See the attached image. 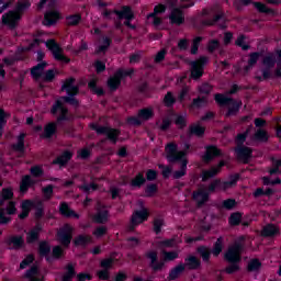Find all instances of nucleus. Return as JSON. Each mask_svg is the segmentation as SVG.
<instances>
[{"label":"nucleus","mask_w":281,"mask_h":281,"mask_svg":"<svg viewBox=\"0 0 281 281\" xmlns=\"http://www.w3.org/2000/svg\"><path fill=\"white\" fill-rule=\"evenodd\" d=\"M161 227H164V220L158 217L154 221V232L159 234V232H161Z\"/></svg>","instance_id":"nucleus-58"},{"label":"nucleus","mask_w":281,"mask_h":281,"mask_svg":"<svg viewBox=\"0 0 281 281\" xmlns=\"http://www.w3.org/2000/svg\"><path fill=\"white\" fill-rule=\"evenodd\" d=\"M131 74H133V69H127V70L120 69V70H117L115 72V75L113 77H110V79L108 80V87L112 91H115V89H117L120 87V82H122V78H124L126 76H131Z\"/></svg>","instance_id":"nucleus-15"},{"label":"nucleus","mask_w":281,"mask_h":281,"mask_svg":"<svg viewBox=\"0 0 281 281\" xmlns=\"http://www.w3.org/2000/svg\"><path fill=\"white\" fill-rule=\"evenodd\" d=\"M46 47L52 52L55 60H59L60 63H69V59L65 57V54L63 53V48L56 41L54 40H48L45 42Z\"/></svg>","instance_id":"nucleus-12"},{"label":"nucleus","mask_w":281,"mask_h":281,"mask_svg":"<svg viewBox=\"0 0 281 281\" xmlns=\"http://www.w3.org/2000/svg\"><path fill=\"white\" fill-rule=\"evenodd\" d=\"M235 153L238 161H241V164H249L251 160V148L247 146L238 145Z\"/></svg>","instance_id":"nucleus-18"},{"label":"nucleus","mask_w":281,"mask_h":281,"mask_svg":"<svg viewBox=\"0 0 281 281\" xmlns=\"http://www.w3.org/2000/svg\"><path fill=\"white\" fill-rule=\"evenodd\" d=\"M56 123H48L44 126L43 132L41 133L42 139H49L53 135H56Z\"/></svg>","instance_id":"nucleus-25"},{"label":"nucleus","mask_w":281,"mask_h":281,"mask_svg":"<svg viewBox=\"0 0 281 281\" xmlns=\"http://www.w3.org/2000/svg\"><path fill=\"white\" fill-rule=\"evenodd\" d=\"M74 276H76V271L74 270V265L68 263L66 267V272L63 277V281H71Z\"/></svg>","instance_id":"nucleus-39"},{"label":"nucleus","mask_w":281,"mask_h":281,"mask_svg":"<svg viewBox=\"0 0 281 281\" xmlns=\"http://www.w3.org/2000/svg\"><path fill=\"white\" fill-rule=\"evenodd\" d=\"M222 155L223 154L221 153V149H217L216 146H207L205 147L203 161H205V164H210V161L213 160L214 157H221Z\"/></svg>","instance_id":"nucleus-21"},{"label":"nucleus","mask_w":281,"mask_h":281,"mask_svg":"<svg viewBox=\"0 0 281 281\" xmlns=\"http://www.w3.org/2000/svg\"><path fill=\"white\" fill-rule=\"evenodd\" d=\"M90 128H92V131H95L98 133V135H105V137H108V139H112L113 142H115V139H117V137H120V131L113 130L111 127H104V126H100L95 123H92L90 125Z\"/></svg>","instance_id":"nucleus-14"},{"label":"nucleus","mask_w":281,"mask_h":281,"mask_svg":"<svg viewBox=\"0 0 281 281\" xmlns=\"http://www.w3.org/2000/svg\"><path fill=\"white\" fill-rule=\"evenodd\" d=\"M175 122L179 128H183L186 126V114L177 115Z\"/></svg>","instance_id":"nucleus-57"},{"label":"nucleus","mask_w":281,"mask_h":281,"mask_svg":"<svg viewBox=\"0 0 281 281\" xmlns=\"http://www.w3.org/2000/svg\"><path fill=\"white\" fill-rule=\"evenodd\" d=\"M260 58V53H252L250 54L249 56V59H248V65L245 67V71H249L251 69V67H254V65H256V63H258Z\"/></svg>","instance_id":"nucleus-37"},{"label":"nucleus","mask_w":281,"mask_h":281,"mask_svg":"<svg viewBox=\"0 0 281 281\" xmlns=\"http://www.w3.org/2000/svg\"><path fill=\"white\" fill-rule=\"evenodd\" d=\"M89 243H91V237L85 235H79L75 239V245H89Z\"/></svg>","instance_id":"nucleus-50"},{"label":"nucleus","mask_w":281,"mask_h":281,"mask_svg":"<svg viewBox=\"0 0 281 281\" xmlns=\"http://www.w3.org/2000/svg\"><path fill=\"white\" fill-rule=\"evenodd\" d=\"M94 223H106L109 221V211L106 207L98 204L97 213L93 215Z\"/></svg>","instance_id":"nucleus-20"},{"label":"nucleus","mask_w":281,"mask_h":281,"mask_svg":"<svg viewBox=\"0 0 281 281\" xmlns=\"http://www.w3.org/2000/svg\"><path fill=\"white\" fill-rule=\"evenodd\" d=\"M201 261L194 256H190L184 260V267H188L189 269H199Z\"/></svg>","instance_id":"nucleus-34"},{"label":"nucleus","mask_w":281,"mask_h":281,"mask_svg":"<svg viewBox=\"0 0 281 281\" xmlns=\"http://www.w3.org/2000/svg\"><path fill=\"white\" fill-rule=\"evenodd\" d=\"M236 206V200L227 199L222 202V207L224 210H233Z\"/></svg>","instance_id":"nucleus-52"},{"label":"nucleus","mask_w":281,"mask_h":281,"mask_svg":"<svg viewBox=\"0 0 281 281\" xmlns=\"http://www.w3.org/2000/svg\"><path fill=\"white\" fill-rule=\"evenodd\" d=\"M198 251L200 254V256H202V259L204 260V262H207V260H210V249L205 246H201L198 248Z\"/></svg>","instance_id":"nucleus-47"},{"label":"nucleus","mask_w":281,"mask_h":281,"mask_svg":"<svg viewBox=\"0 0 281 281\" xmlns=\"http://www.w3.org/2000/svg\"><path fill=\"white\" fill-rule=\"evenodd\" d=\"M109 45H111V40H109V37H103L102 44L97 48V54L106 52V49H109Z\"/></svg>","instance_id":"nucleus-49"},{"label":"nucleus","mask_w":281,"mask_h":281,"mask_svg":"<svg viewBox=\"0 0 281 281\" xmlns=\"http://www.w3.org/2000/svg\"><path fill=\"white\" fill-rule=\"evenodd\" d=\"M186 271V265L180 263L178 266H176L169 273V280H177V278H179V276Z\"/></svg>","instance_id":"nucleus-32"},{"label":"nucleus","mask_w":281,"mask_h":281,"mask_svg":"<svg viewBox=\"0 0 281 281\" xmlns=\"http://www.w3.org/2000/svg\"><path fill=\"white\" fill-rule=\"evenodd\" d=\"M262 267V263H260V260L252 259L248 263V271H258Z\"/></svg>","instance_id":"nucleus-48"},{"label":"nucleus","mask_w":281,"mask_h":281,"mask_svg":"<svg viewBox=\"0 0 281 281\" xmlns=\"http://www.w3.org/2000/svg\"><path fill=\"white\" fill-rule=\"evenodd\" d=\"M24 278L27 281H44V276L41 270H38V267L33 266L31 269H29L24 276Z\"/></svg>","instance_id":"nucleus-19"},{"label":"nucleus","mask_w":281,"mask_h":281,"mask_svg":"<svg viewBox=\"0 0 281 281\" xmlns=\"http://www.w3.org/2000/svg\"><path fill=\"white\" fill-rule=\"evenodd\" d=\"M164 102L166 106H172L175 104V97L172 95V92H168L165 95Z\"/></svg>","instance_id":"nucleus-59"},{"label":"nucleus","mask_w":281,"mask_h":281,"mask_svg":"<svg viewBox=\"0 0 281 281\" xmlns=\"http://www.w3.org/2000/svg\"><path fill=\"white\" fill-rule=\"evenodd\" d=\"M80 21H82V16H80V14H72L66 18V23L68 25H78Z\"/></svg>","instance_id":"nucleus-40"},{"label":"nucleus","mask_w":281,"mask_h":281,"mask_svg":"<svg viewBox=\"0 0 281 281\" xmlns=\"http://www.w3.org/2000/svg\"><path fill=\"white\" fill-rule=\"evenodd\" d=\"M38 234H41V225H36L26 234V241L36 243V240H38Z\"/></svg>","instance_id":"nucleus-30"},{"label":"nucleus","mask_w":281,"mask_h":281,"mask_svg":"<svg viewBox=\"0 0 281 281\" xmlns=\"http://www.w3.org/2000/svg\"><path fill=\"white\" fill-rule=\"evenodd\" d=\"M148 218V209H142L140 211L134 212L132 215V221L128 226L130 232H133L137 225H140V223H144Z\"/></svg>","instance_id":"nucleus-17"},{"label":"nucleus","mask_w":281,"mask_h":281,"mask_svg":"<svg viewBox=\"0 0 281 281\" xmlns=\"http://www.w3.org/2000/svg\"><path fill=\"white\" fill-rule=\"evenodd\" d=\"M164 12H166V7L160 4L155 7L154 12L150 13L147 19L150 21H153L155 27H159V25H161V19L157 18V14H164Z\"/></svg>","instance_id":"nucleus-23"},{"label":"nucleus","mask_w":281,"mask_h":281,"mask_svg":"<svg viewBox=\"0 0 281 281\" xmlns=\"http://www.w3.org/2000/svg\"><path fill=\"white\" fill-rule=\"evenodd\" d=\"M146 183V178H144L143 173H138L134 179L131 181L132 188H142Z\"/></svg>","instance_id":"nucleus-36"},{"label":"nucleus","mask_w":281,"mask_h":281,"mask_svg":"<svg viewBox=\"0 0 281 281\" xmlns=\"http://www.w3.org/2000/svg\"><path fill=\"white\" fill-rule=\"evenodd\" d=\"M14 196L12 189H3L2 196L0 198V207L2 205H7L5 209H0V224L5 225L10 223V216L16 213V203L14 201H10Z\"/></svg>","instance_id":"nucleus-4"},{"label":"nucleus","mask_w":281,"mask_h":281,"mask_svg":"<svg viewBox=\"0 0 281 281\" xmlns=\"http://www.w3.org/2000/svg\"><path fill=\"white\" fill-rule=\"evenodd\" d=\"M79 189L82 192L89 193V192H95V190H98V186H95V183H83L79 187Z\"/></svg>","instance_id":"nucleus-45"},{"label":"nucleus","mask_w":281,"mask_h":281,"mask_svg":"<svg viewBox=\"0 0 281 281\" xmlns=\"http://www.w3.org/2000/svg\"><path fill=\"white\" fill-rule=\"evenodd\" d=\"M45 67H47V63L45 61H42L37 64L35 67H33L31 70V75L33 76V78H41V76H43V71L45 70Z\"/></svg>","instance_id":"nucleus-31"},{"label":"nucleus","mask_w":281,"mask_h":281,"mask_svg":"<svg viewBox=\"0 0 281 281\" xmlns=\"http://www.w3.org/2000/svg\"><path fill=\"white\" fill-rule=\"evenodd\" d=\"M153 117V110L149 108L139 110L137 116H131L127 119V124L131 126H142L143 122H146Z\"/></svg>","instance_id":"nucleus-11"},{"label":"nucleus","mask_w":281,"mask_h":281,"mask_svg":"<svg viewBox=\"0 0 281 281\" xmlns=\"http://www.w3.org/2000/svg\"><path fill=\"white\" fill-rule=\"evenodd\" d=\"M61 91H66L68 97H61L59 98L55 105L52 109V113H60V116L58 117L59 122H63V120H69L67 117V108L63 104L64 102H67L68 104H72V106L78 105V100L74 98V95H78V85H76V79L68 78L64 81L61 86Z\"/></svg>","instance_id":"nucleus-2"},{"label":"nucleus","mask_w":281,"mask_h":281,"mask_svg":"<svg viewBox=\"0 0 281 281\" xmlns=\"http://www.w3.org/2000/svg\"><path fill=\"white\" fill-rule=\"evenodd\" d=\"M223 251V240L218 238L212 250L213 256H218Z\"/></svg>","instance_id":"nucleus-51"},{"label":"nucleus","mask_w":281,"mask_h":281,"mask_svg":"<svg viewBox=\"0 0 281 281\" xmlns=\"http://www.w3.org/2000/svg\"><path fill=\"white\" fill-rule=\"evenodd\" d=\"M32 7V0H19L14 11H9L2 15V23L10 27H16L19 21H21L22 12L30 10Z\"/></svg>","instance_id":"nucleus-5"},{"label":"nucleus","mask_w":281,"mask_h":281,"mask_svg":"<svg viewBox=\"0 0 281 281\" xmlns=\"http://www.w3.org/2000/svg\"><path fill=\"white\" fill-rule=\"evenodd\" d=\"M278 234V227L273 224H269L263 227V236H276Z\"/></svg>","instance_id":"nucleus-41"},{"label":"nucleus","mask_w":281,"mask_h":281,"mask_svg":"<svg viewBox=\"0 0 281 281\" xmlns=\"http://www.w3.org/2000/svg\"><path fill=\"white\" fill-rule=\"evenodd\" d=\"M91 155V149L89 148H82L78 151V157L80 159H89V156Z\"/></svg>","instance_id":"nucleus-60"},{"label":"nucleus","mask_w":281,"mask_h":281,"mask_svg":"<svg viewBox=\"0 0 281 281\" xmlns=\"http://www.w3.org/2000/svg\"><path fill=\"white\" fill-rule=\"evenodd\" d=\"M33 183H34V180H32V177L24 176L20 184L21 192H27V188H30V186H32Z\"/></svg>","instance_id":"nucleus-38"},{"label":"nucleus","mask_w":281,"mask_h":281,"mask_svg":"<svg viewBox=\"0 0 281 281\" xmlns=\"http://www.w3.org/2000/svg\"><path fill=\"white\" fill-rule=\"evenodd\" d=\"M171 121L170 119H164L157 123V126L160 131H168L170 128Z\"/></svg>","instance_id":"nucleus-53"},{"label":"nucleus","mask_w":281,"mask_h":281,"mask_svg":"<svg viewBox=\"0 0 281 281\" xmlns=\"http://www.w3.org/2000/svg\"><path fill=\"white\" fill-rule=\"evenodd\" d=\"M74 232V228L71 225L66 224L64 225L57 233V238L60 244L64 245V247H69L71 243V233Z\"/></svg>","instance_id":"nucleus-16"},{"label":"nucleus","mask_w":281,"mask_h":281,"mask_svg":"<svg viewBox=\"0 0 281 281\" xmlns=\"http://www.w3.org/2000/svg\"><path fill=\"white\" fill-rule=\"evenodd\" d=\"M59 212L63 214V216H72L74 218H78V214L69 209V205L65 202L60 204Z\"/></svg>","instance_id":"nucleus-33"},{"label":"nucleus","mask_w":281,"mask_h":281,"mask_svg":"<svg viewBox=\"0 0 281 281\" xmlns=\"http://www.w3.org/2000/svg\"><path fill=\"white\" fill-rule=\"evenodd\" d=\"M223 166H225V160L220 161V164L216 167H213L210 170L202 171V181H207L209 179L216 177V175L221 172Z\"/></svg>","instance_id":"nucleus-22"},{"label":"nucleus","mask_w":281,"mask_h":281,"mask_svg":"<svg viewBox=\"0 0 281 281\" xmlns=\"http://www.w3.org/2000/svg\"><path fill=\"white\" fill-rule=\"evenodd\" d=\"M113 266V259H104L101 261L102 270L98 271L100 280H109V270Z\"/></svg>","instance_id":"nucleus-24"},{"label":"nucleus","mask_w":281,"mask_h":281,"mask_svg":"<svg viewBox=\"0 0 281 281\" xmlns=\"http://www.w3.org/2000/svg\"><path fill=\"white\" fill-rule=\"evenodd\" d=\"M38 201H32V200H26L24 202H22V213L19 215L20 218H27L29 214H30V209L31 207H36V203Z\"/></svg>","instance_id":"nucleus-26"},{"label":"nucleus","mask_w":281,"mask_h":281,"mask_svg":"<svg viewBox=\"0 0 281 281\" xmlns=\"http://www.w3.org/2000/svg\"><path fill=\"white\" fill-rule=\"evenodd\" d=\"M50 251L52 247H49L47 241L40 243V256H48Z\"/></svg>","instance_id":"nucleus-43"},{"label":"nucleus","mask_w":281,"mask_h":281,"mask_svg":"<svg viewBox=\"0 0 281 281\" xmlns=\"http://www.w3.org/2000/svg\"><path fill=\"white\" fill-rule=\"evenodd\" d=\"M169 19L171 23H175L176 25H181V23H183L184 21L183 12L180 9H173Z\"/></svg>","instance_id":"nucleus-28"},{"label":"nucleus","mask_w":281,"mask_h":281,"mask_svg":"<svg viewBox=\"0 0 281 281\" xmlns=\"http://www.w3.org/2000/svg\"><path fill=\"white\" fill-rule=\"evenodd\" d=\"M229 223L231 225H238L240 223V214L239 213H234L229 217Z\"/></svg>","instance_id":"nucleus-64"},{"label":"nucleus","mask_w":281,"mask_h":281,"mask_svg":"<svg viewBox=\"0 0 281 281\" xmlns=\"http://www.w3.org/2000/svg\"><path fill=\"white\" fill-rule=\"evenodd\" d=\"M74 157V154L69 150H65L59 157H57L53 164H58L59 166H65Z\"/></svg>","instance_id":"nucleus-29"},{"label":"nucleus","mask_w":281,"mask_h":281,"mask_svg":"<svg viewBox=\"0 0 281 281\" xmlns=\"http://www.w3.org/2000/svg\"><path fill=\"white\" fill-rule=\"evenodd\" d=\"M5 117H8V114L3 110H0V137L3 135V126L8 124V121H5Z\"/></svg>","instance_id":"nucleus-54"},{"label":"nucleus","mask_w":281,"mask_h":281,"mask_svg":"<svg viewBox=\"0 0 281 281\" xmlns=\"http://www.w3.org/2000/svg\"><path fill=\"white\" fill-rule=\"evenodd\" d=\"M207 57H200L195 61H191V78L199 80L203 76V69L207 65Z\"/></svg>","instance_id":"nucleus-13"},{"label":"nucleus","mask_w":281,"mask_h":281,"mask_svg":"<svg viewBox=\"0 0 281 281\" xmlns=\"http://www.w3.org/2000/svg\"><path fill=\"white\" fill-rule=\"evenodd\" d=\"M88 85L90 89H92V91H94V93H97L98 95H102L104 93V90L95 87V79H91Z\"/></svg>","instance_id":"nucleus-56"},{"label":"nucleus","mask_w":281,"mask_h":281,"mask_svg":"<svg viewBox=\"0 0 281 281\" xmlns=\"http://www.w3.org/2000/svg\"><path fill=\"white\" fill-rule=\"evenodd\" d=\"M210 91H212V86H210V83H203L199 87V92L204 95H207Z\"/></svg>","instance_id":"nucleus-61"},{"label":"nucleus","mask_w":281,"mask_h":281,"mask_svg":"<svg viewBox=\"0 0 281 281\" xmlns=\"http://www.w3.org/2000/svg\"><path fill=\"white\" fill-rule=\"evenodd\" d=\"M45 5L50 9L44 14V25H54L55 23L60 21V19H63V16L60 15V11L54 9L56 8V0H41V2L38 3V10H43Z\"/></svg>","instance_id":"nucleus-7"},{"label":"nucleus","mask_w":281,"mask_h":281,"mask_svg":"<svg viewBox=\"0 0 281 281\" xmlns=\"http://www.w3.org/2000/svg\"><path fill=\"white\" fill-rule=\"evenodd\" d=\"M207 104V98L205 97H199L196 99H193L192 106L195 109H201V106H205Z\"/></svg>","instance_id":"nucleus-46"},{"label":"nucleus","mask_w":281,"mask_h":281,"mask_svg":"<svg viewBox=\"0 0 281 281\" xmlns=\"http://www.w3.org/2000/svg\"><path fill=\"white\" fill-rule=\"evenodd\" d=\"M272 166L273 168L270 169V175H280V168H281V158L280 159H272Z\"/></svg>","instance_id":"nucleus-44"},{"label":"nucleus","mask_w":281,"mask_h":281,"mask_svg":"<svg viewBox=\"0 0 281 281\" xmlns=\"http://www.w3.org/2000/svg\"><path fill=\"white\" fill-rule=\"evenodd\" d=\"M145 192L147 196H153L157 192V184H148Z\"/></svg>","instance_id":"nucleus-63"},{"label":"nucleus","mask_w":281,"mask_h":281,"mask_svg":"<svg viewBox=\"0 0 281 281\" xmlns=\"http://www.w3.org/2000/svg\"><path fill=\"white\" fill-rule=\"evenodd\" d=\"M42 192L44 194L45 201H49V199H52V196L54 195V186L48 184L47 187H44L42 189Z\"/></svg>","instance_id":"nucleus-42"},{"label":"nucleus","mask_w":281,"mask_h":281,"mask_svg":"<svg viewBox=\"0 0 281 281\" xmlns=\"http://www.w3.org/2000/svg\"><path fill=\"white\" fill-rule=\"evenodd\" d=\"M205 133V127H203L201 124L195 123L190 126V135H195L196 137L203 136Z\"/></svg>","instance_id":"nucleus-35"},{"label":"nucleus","mask_w":281,"mask_h":281,"mask_svg":"<svg viewBox=\"0 0 281 281\" xmlns=\"http://www.w3.org/2000/svg\"><path fill=\"white\" fill-rule=\"evenodd\" d=\"M239 179L240 176L235 173L229 176L227 181L221 182V180H214L209 187L202 184L199 187L198 191L193 192V199L199 205H203V203L210 199L211 192H214L216 188H220V190H229V188H234V186L238 183Z\"/></svg>","instance_id":"nucleus-3"},{"label":"nucleus","mask_w":281,"mask_h":281,"mask_svg":"<svg viewBox=\"0 0 281 281\" xmlns=\"http://www.w3.org/2000/svg\"><path fill=\"white\" fill-rule=\"evenodd\" d=\"M215 101L221 106H228L226 115H236L240 109V102L229 98L228 94H215Z\"/></svg>","instance_id":"nucleus-9"},{"label":"nucleus","mask_w":281,"mask_h":281,"mask_svg":"<svg viewBox=\"0 0 281 281\" xmlns=\"http://www.w3.org/2000/svg\"><path fill=\"white\" fill-rule=\"evenodd\" d=\"M34 262V256L29 255L21 263L20 269H25L29 265H32Z\"/></svg>","instance_id":"nucleus-62"},{"label":"nucleus","mask_w":281,"mask_h":281,"mask_svg":"<svg viewBox=\"0 0 281 281\" xmlns=\"http://www.w3.org/2000/svg\"><path fill=\"white\" fill-rule=\"evenodd\" d=\"M148 260H150V267L154 271H161L164 269L165 262H170L171 260H177L179 254L177 251H162V260H157V251H148L146 254Z\"/></svg>","instance_id":"nucleus-8"},{"label":"nucleus","mask_w":281,"mask_h":281,"mask_svg":"<svg viewBox=\"0 0 281 281\" xmlns=\"http://www.w3.org/2000/svg\"><path fill=\"white\" fill-rule=\"evenodd\" d=\"M159 169L162 170V177L165 179H168V177H170V175H172V167H168L165 165H158Z\"/></svg>","instance_id":"nucleus-55"},{"label":"nucleus","mask_w":281,"mask_h":281,"mask_svg":"<svg viewBox=\"0 0 281 281\" xmlns=\"http://www.w3.org/2000/svg\"><path fill=\"white\" fill-rule=\"evenodd\" d=\"M115 14L119 16V19H125V25H127V27H133V25H131V21H133V11L131 10V7H123L122 10L117 11L115 10L113 11H109V10H104L103 11V16L104 19H111V14Z\"/></svg>","instance_id":"nucleus-10"},{"label":"nucleus","mask_w":281,"mask_h":281,"mask_svg":"<svg viewBox=\"0 0 281 281\" xmlns=\"http://www.w3.org/2000/svg\"><path fill=\"white\" fill-rule=\"evenodd\" d=\"M7 245L9 249H21L23 247V237L11 236L7 239Z\"/></svg>","instance_id":"nucleus-27"},{"label":"nucleus","mask_w":281,"mask_h":281,"mask_svg":"<svg viewBox=\"0 0 281 281\" xmlns=\"http://www.w3.org/2000/svg\"><path fill=\"white\" fill-rule=\"evenodd\" d=\"M243 240L241 237L239 240L235 241L225 254V260L231 262V266L226 268L227 273H234L238 271V263L240 262V254H243Z\"/></svg>","instance_id":"nucleus-6"},{"label":"nucleus","mask_w":281,"mask_h":281,"mask_svg":"<svg viewBox=\"0 0 281 281\" xmlns=\"http://www.w3.org/2000/svg\"><path fill=\"white\" fill-rule=\"evenodd\" d=\"M188 150H190L189 143H169L165 147L167 159L170 164H181L180 170L173 172V179H181L186 177L188 170Z\"/></svg>","instance_id":"nucleus-1"}]
</instances>
